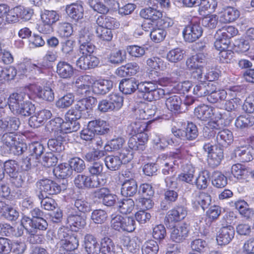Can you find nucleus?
<instances>
[{"instance_id": "3c124183", "label": "nucleus", "mask_w": 254, "mask_h": 254, "mask_svg": "<svg viewBox=\"0 0 254 254\" xmlns=\"http://www.w3.org/2000/svg\"><path fill=\"white\" fill-rule=\"evenodd\" d=\"M16 140V135L10 132H5L0 137V142L2 143V146L5 148L7 151L14 145Z\"/></svg>"}, {"instance_id": "9d476101", "label": "nucleus", "mask_w": 254, "mask_h": 254, "mask_svg": "<svg viewBox=\"0 0 254 254\" xmlns=\"http://www.w3.org/2000/svg\"><path fill=\"white\" fill-rule=\"evenodd\" d=\"M145 82L138 83L134 78H126L122 79L119 84V89L121 91L125 94H131L137 89L141 93L140 86L145 84Z\"/></svg>"}, {"instance_id": "412c9836", "label": "nucleus", "mask_w": 254, "mask_h": 254, "mask_svg": "<svg viewBox=\"0 0 254 254\" xmlns=\"http://www.w3.org/2000/svg\"><path fill=\"white\" fill-rule=\"evenodd\" d=\"M84 248L88 254H99L100 244L96 238L90 234H87L84 238Z\"/></svg>"}, {"instance_id": "f3484780", "label": "nucleus", "mask_w": 254, "mask_h": 254, "mask_svg": "<svg viewBox=\"0 0 254 254\" xmlns=\"http://www.w3.org/2000/svg\"><path fill=\"white\" fill-rule=\"evenodd\" d=\"M211 203V197L207 193L201 192L192 200V207L196 210L201 208L204 211Z\"/></svg>"}, {"instance_id": "9b49d317", "label": "nucleus", "mask_w": 254, "mask_h": 254, "mask_svg": "<svg viewBox=\"0 0 254 254\" xmlns=\"http://www.w3.org/2000/svg\"><path fill=\"white\" fill-rule=\"evenodd\" d=\"M95 196L102 200V203L107 206H113L117 199V196L111 193L110 190L106 188H102L96 190Z\"/></svg>"}, {"instance_id": "1a4fd4ad", "label": "nucleus", "mask_w": 254, "mask_h": 254, "mask_svg": "<svg viewBox=\"0 0 254 254\" xmlns=\"http://www.w3.org/2000/svg\"><path fill=\"white\" fill-rule=\"evenodd\" d=\"M28 95L24 92H15L10 94L7 99L9 108L14 115L18 110L22 107L23 104L27 99Z\"/></svg>"}, {"instance_id": "dca6fc26", "label": "nucleus", "mask_w": 254, "mask_h": 254, "mask_svg": "<svg viewBox=\"0 0 254 254\" xmlns=\"http://www.w3.org/2000/svg\"><path fill=\"white\" fill-rule=\"evenodd\" d=\"M147 140V134H141L139 135H133L128 141V146L132 150L142 151L145 148V143Z\"/></svg>"}, {"instance_id": "6e6d98bb", "label": "nucleus", "mask_w": 254, "mask_h": 254, "mask_svg": "<svg viewBox=\"0 0 254 254\" xmlns=\"http://www.w3.org/2000/svg\"><path fill=\"white\" fill-rule=\"evenodd\" d=\"M141 250L142 254H157L159 246L156 241L150 240L143 244Z\"/></svg>"}, {"instance_id": "cd10ccee", "label": "nucleus", "mask_w": 254, "mask_h": 254, "mask_svg": "<svg viewBox=\"0 0 254 254\" xmlns=\"http://www.w3.org/2000/svg\"><path fill=\"white\" fill-rule=\"evenodd\" d=\"M240 16V12L236 8L227 6L223 8L220 16V21L225 23H231L235 21Z\"/></svg>"}, {"instance_id": "49530a36", "label": "nucleus", "mask_w": 254, "mask_h": 254, "mask_svg": "<svg viewBox=\"0 0 254 254\" xmlns=\"http://www.w3.org/2000/svg\"><path fill=\"white\" fill-rule=\"evenodd\" d=\"M1 120L7 132H12V133L18 129L21 124L19 119L16 117H7Z\"/></svg>"}, {"instance_id": "5701e85b", "label": "nucleus", "mask_w": 254, "mask_h": 254, "mask_svg": "<svg viewBox=\"0 0 254 254\" xmlns=\"http://www.w3.org/2000/svg\"><path fill=\"white\" fill-rule=\"evenodd\" d=\"M67 15L75 22L83 18L84 9L82 5L73 3L67 5L65 8Z\"/></svg>"}, {"instance_id": "69168bd1", "label": "nucleus", "mask_w": 254, "mask_h": 254, "mask_svg": "<svg viewBox=\"0 0 254 254\" xmlns=\"http://www.w3.org/2000/svg\"><path fill=\"white\" fill-rule=\"evenodd\" d=\"M97 36L101 40L110 42L111 41L113 34L111 29L103 27H98L96 30Z\"/></svg>"}, {"instance_id": "7ed1b4c3", "label": "nucleus", "mask_w": 254, "mask_h": 254, "mask_svg": "<svg viewBox=\"0 0 254 254\" xmlns=\"http://www.w3.org/2000/svg\"><path fill=\"white\" fill-rule=\"evenodd\" d=\"M111 226L119 232H132L135 229V221L132 217L123 216L115 213L111 215Z\"/></svg>"}, {"instance_id": "5fc2aeb1", "label": "nucleus", "mask_w": 254, "mask_h": 254, "mask_svg": "<svg viewBox=\"0 0 254 254\" xmlns=\"http://www.w3.org/2000/svg\"><path fill=\"white\" fill-rule=\"evenodd\" d=\"M128 128L131 130V134L139 135L141 134H146L144 132L147 128V125L144 122L135 121L131 123Z\"/></svg>"}, {"instance_id": "0eeeda50", "label": "nucleus", "mask_w": 254, "mask_h": 254, "mask_svg": "<svg viewBox=\"0 0 254 254\" xmlns=\"http://www.w3.org/2000/svg\"><path fill=\"white\" fill-rule=\"evenodd\" d=\"M203 33L201 26L197 23H191L185 27L183 31L186 41L192 43L198 39Z\"/></svg>"}, {"instance_id": "2eb2a0df", "label": "nucleus", "mask_w": 254, "mask_h": 254, "mask_svg": "<svg viewBox=\"0 0 254 254\" xmlns=\"http://www.w3.org/2000/svg\"><path fill=\"white\" fill-rule=\"evenodd\" d=\"M78 246L79 240L77 236L75 235L64 241H59L57 243L60 254H65L66 252L74 251Z\"/></svg>"}, {"instance_id": "72a5a7b5", "label": "nucleus", "mask_w": 254, "mask_h": 254, "mask_svg": "<svg viewBox=\"0 0 254 254\" xmlns=\"http://www.w3.org/2000/svg\"><path fill=\"white\" fill-rule=\"evenodd\" d=\"M194 115L200 120L207 121L213 116L214 109L208 106L202 105L195 108Z\"/></svg>"}, {"instance_id": "c03bdc74", "label": "nucleus", "mask_w": 254, "mask_h": 254, "mask_svg": "<svg viewBox=\"0 0 254 254\" xmlns=\"http://www.w3.org/2000/svg\"><path fill=\"white\" fill-rule=\"evenodd\" d=\"M22 221L29 222V224L32 228L40 231H45L48 227L47 221L43 217L37 219H32L29 217L24 216L23 217Z\"/></svg>"}, {"instance_id": "680f3d73", "label": "nucleus", "mask_w": 254, "mask_h": 254, "mask_svg": "<svg viewBox=\"0 0 254 254\" xmlns=\"http://www.w3.org/2000/svg\"><path fill=\"white\" fill-rule=\"evenodd\" d=\"M108 98L114 111L119 110L123 106L124 98L119 94L113 93L109 95Z\"/></svg>"}, {"instance_id": "864d4df0", "label": "nucleus", "mask_w": 254, "mask_h": 254, "mask_svg": "<svg viewBox=\"0 0 254 254\" xmlns=\"http://www.w3.org/2000/svg\"><path fill=\"white\" fill-rule=\"evenodd\" d=\"M30 155L35 157L36 159L41 157L45 151V146L40 142H34L29 145Z\"/></svg>"}, {"instance_id": "f257e3e1", "label": "nucleus", "mask_w": 254, "mask_h": 254, "mask_svg": "<svg viewBox=\"0 0 254 254\" xmlns=\"http://www.w3.org/2000/svg\"><path fill=\"white\" fill-rule=\"evenodd\" d=\"M159 84V80L153 81H145V83L140 86V90L143 94V98L148 101L159 100L166 97L171 94V91L158 88L157 83Z\"/></svg>"}, {"instance_id": "8fccbe9b", "label": "nucleus", "mask_w": 254, "mask_h": 254, "mask_svg": "<svg viewBox=\"0 0 254 254\" xmlns=\"http://www.w3.org/2000/svg\"><path fill=\"white\" fill-rule=\"evenodd\" d=\"M135 202L131 198L123 199L118 202V207L120 212L122 214H129L132 212L134 207Z\"/></svg>"}, {"instance_id": "58836bf2", "label": "nucleus", "mask_w": 254, "mask_h": 254, "mask_svg": "<svg viewBox=\"0 0 254 254\" xmlns=\"http://www.w3.org/2000/svg\"><path fill=\"white\" fill-rule=\"evenodd\" d=\"M37 196L40 201L41 207L45 210L49 211L53 210L58 206L55 200L47 196V194L38 192Z\"/></svg>"}, {"instance_id": "f03ea898", "label": "nucleus", "mask_w": 254, "mask_h": 254, "mask_svg": "<svg viewBox=\"0 0 254 254\" xmlns=\"http://www.w3.org/2000/svg\"><path fill=\"white\" fill-rule=\"evenodd\" d=\"M132 159V152L127 149H124L116 155L106 156L104 161L107 169L115 171L119 170L123 164L129 162Z\"/></svg>"}, {"instance_id": "774afa93", "label": "nucleus", "mask_w": 254, "mask_h": 254, "mask_svg": "<svg viewBox=\"0 0 254 254\" xmlns=\"http://www.w3.org/2000/svg\"><path fill=\"white\" fill-rule=\"evenodd\" d=\"M104 156V151L93 149L84 155V159L87 162L93 163L101 161L100 159Z\"/></svg>"}, {"instance_id": "bf43d9fd", "label": "nucleus", "mask_w": 254, "mask_h": 254, "mask_svg": "<svg viewBox=\"0 0 254 254\" xmlns=\"http://www.w3.org/2000/svg\"><path fill=\"white\" fill-rule=\"evenodd\" d=\"M74 96L71 93H68L59 98L56 102V105L59 108H66L73 103Z\"/></svg>"}, {"instance_id": "7c9ffc66", "label": "nucleus", "mask_w": 254, "mask_h": 254, "mask_svg": "<svg viewBox=\"0 0 254 254\" xmlns=\"http://www.w3.org/2000/svg\"><path fill=\"white\" fill-rule=\"evenodd\" d=\"M96 23L99 27L110 29L118 28L120 26L119 22L115 18L105 14L98 17Z\"/></svg>"}, {"instance_id": "bb28decb", "label": "nucleus", "mask_w": 254, "mask_h": 254, "mask_svg": "<svg viewBox=\"0 0 254 254\" xmlns=\"http://www.w3.org/2000/svg\"><path fill=\"white\" fill-rule=\"evenodd\" d=\"M88 127L94 133L98 135H104L108 133L110 129L106 122L100 119L93 120L88 123Z\"/></svg>"}, {"instance_id": "a878e982", "label": "nucleus", "mask_w": 254, "mask_h": 254, "mask_svg": "<svg viewBox=\"0 0 254 254\" xmlns=\"http://www.w3.org/2000/svg\"><path fill=\"white\" fill-rule=\"evenodd\" d=\"M137 184L133 179H126L123 183L121 194L126 197L133 196L137 191Z\"/></svg>"}, {"instance_id": "37998d69", "label": "nucleus", "mask_w": 254, "mask_h": 254, "mask_svg": "<svg viewBox=\"0 0 254 254\" xmlns=\"http://www.w3.org/2000/svg\"><path fill=\"white\" fill-rule=\"evenodd\" d=\"M43 24H53L59 20L60 16L57 11L44 9L40 13Z\"/></svg>"}, {"instance_id": "aec40b11", "label": "nucleus", "mask_w": 254, "mask_h": 254, "mask_svg": "<svg viewBox=\"0 0 254 254\" xmlns=\"http://www.w3.org/2000/svg\"><path fill=\"white\" fill-rule=\"evenodd\" d=\"M64 135L57 133V134L54 135V138L48 140L47 145L51 150L61 152L64 149V142L68 141L69 139H67V137Z\"/></svg>"}, {"instance_id": "09e8293b", "label": "nucleus", "mask_w": 254, "mask_h": 254, "mask_svg": "<svg viewBox=\"0 0 254 254\" xmlns=\"http://www.w3.org/2000/svg\"><path fill=\"white\" fill-rule=\"evenodd\" d=\"M125 143V140L122 137L114 138L108 141V143L104 146V149L107 151H113L118 150L121 151L124 149L123 148V146Z\"/></svg>"}, {"instance_id": "e2e57ef3", "label": "nucleus", "mask_w": 254, "mask_h": 254, "mask_svg": "<svg viewBox=\"0 0 254 254\" xmlns=\"http://www.w3.org/2000/svg\"><path fill=\"white\" fill-rule=\"evenodd\" d=\"M69 164L72 169V172L74 171L77 173H81L85 169L86 166L83 160L79 157H74L70 159Z\"/></svg>"}, {"instance_id": "473e14b6", "label": "nucleus", "mask_w": 254, "mask_h": 254, "mask_svg": "<svg viewBox=\"0 0 254 254\" xmlns=\"http://www.w3.org/2000/svg\"><path fill=\"white\" fill-rule=\"evenodd\" d=\"M113 83L110 80H101L94 83L93 91L97 94L104 95L109 92L113 87Z\"/></svg>"}, {"instance_id": "a211bd4d", "label": "nucleus", "mask_w": 254, "mask_h": 254, "mask_svg": "<svg viewBox=\"0 0 254 254\" xmlns=\"http://www.w3.org/2000/svg\"><path fill=\"white\" fill-rule=\"evenodd\" d=\"M206 63L205 56L202 54H197L192 56L186 60V64L189 70L203 69Z\"/></svg>"}, {"instance_id": "6e6552de", "label": "nucleus", "mask_w": 254, "mask_h": 254, "mask_svg": "<svg viewBox=\"0 0 254 254\" xmlns=\"http://www.w3.org/2000/svg\"><path fill=\"white\" fill-rule=\"evenodd\" d=\"M97 102L95 98L90 96L79 100L75 106L78 111L81 113L83 118L87 119L92 115L93 107Z\"/></svg>"}, {"instance_id": "c9c22d12", "label": "nucleus", "mask_w": 254, "mask_h": 254, "mask_svg": "<svg viewBox=\"0 0 254 254\" xmlns=\"http://www.w3.org/2000/svg\"><path fill=\"white\" fill-rule=\"evenodd\" d=\"M223 158V152L220 147H215V151L208 155V165L211 168H214L218 166Z\"/></svg>"}, {"instance_id": "052dcab7", "label": "nucleus", "mask_w": 254, "mask_h": 254, "mask_svg": "<svg viewBox=\"0 0 254 254\" xmlns=\"http://www.w3.org/2000/svg\"><path fill=\"white\" fill-rule=\"evenodd\" d=\"M63 119L61 118H56L47 123L46 128L48 131L54 132V135L61 134V127Z\"/></svg>"}, {"instance_id": "ddd939ff", "label": "nucleus", "mask_w": 254, "mask_h": 254, "mask_svg": "<svg viewBox=\"0 0 254 254\" xmlns=\"http://www.w3.org/2000/svg\"><path fill=\"white\" fill-rule=\"evenodd\" d=\"M187 207L183 205H177L170 210L166 217V225L168 226L167 222H178L184 219L187 215Z\"/></svg>"}, {"instance_id": "c756f323", "label": "nucleus", "mask_w": 254, "mask_h": 254, "mask_svg": "<svg viewBox=\"0 0 254 254\" xmlns=\"http://www.w3.org/2000/svg\"><path fill=\"white\" fill-rule=\"evenodd\" d=\"M56 72L61 78L67 79L73 76L74 70L72 66L67 62L60 61L57 65Z\"/></svg>"}, {"instance_id": "2f4dec72", "label": "nucleus", "mask_w": 254, "mask_h": 254, "mask_svg": "<svg viewBox=\"0 0 254 254\" xmlns=\"http://www.w3.org/2000/svg\"><path fill=\"white\" fill-rule=\"evenodd\" d=\"M233 140L232 132L227 129L219 131L216 138L217 143L219 145L225 147L230 145L233 142Z\"/></svg>"}, {"instance_id": "f8f14e48", "label": "nucleus", "mask_w": 254, "mask_h": 254, "mask_svg": "<svg viewBox=\"0 0 254 254\" xmlns=\"http://www.w3.org/2000/svg\"><path fill=\"white\" fill-rule=\"evenodd\" d=\"M189 228L187 224L179 223L173 226L171 232V239L176 243H180L185 240L188 236Z\"/></svg>"}, {"instance_id": "f704fd0d", "label": "nucleus", "mask_w": 254, "mask_h": 254, "mask_svg": "<svg viewBox=\"0 0 254 254\" xmlns=\"http://www.w3.org/2000/svg\"><path fill=\"white\" fill-rule=\"evenodd\" d=\"M210 180V173L208 171L204 170L199 172L198 176L193 182L196 188L199 190L206 189Z\"/></svg>"}, {"instance_id": "603ef678", "label": "nucleus", "mask_w": 254, "mask_h": 254, "mask_svg": "<svg viewBox=\"0 0 254 254\" xmlns=\"http://www.w3.org/2000/svg\"><path fill=\"white\" fill-rule=\"evenodd\" d=\"M154 144L160 149H164L168 145L176 146L178 144L176 139L172 138H166L162 135L156 136L153 140Z\"/></svg>"}, {"instance_id": "a18cd8bd", "label": "nucleus", "mask_w": 254, "mask_h": 254, "mask_svg": "<svg viewBox=\"0 0 254 254\" xmlns=\"http://www.w3.org/2000/svg\"><path fill=\"white\" fill-rule=\"evenodd\" d=\"M36 94L37 96L49 102H52L55 98L54 93L51 88L44 87L43 88L40 86L36 87Z\"/></svg>"}, {"instance_id": "0e129e2a", "label": "nucleus", "mask_w": 254, "mask_h": 254, "mask_svg": "<svg viewBox=\"0 0 254 254\" xmlns=\"http://www.w3.org/2000/svg\"><path fill=\"white\" fill-rule=\"evenodd\" d=\"M18 164L14 160H8L3 163V169L9 176L17 175L18 170Z\"/></svg>"}, {"instance_id": "338daca9", "label": "nucleus", "mask_w": 254, "mask_h": 254, "mask_svg": "<svg viewBox=\"0 0 254 254\" xmlns=\"http://www.w3.org/2000/svg\"><path fill=\"white\" fill-rule=\"evenodd\" d=\"M185 140H193L198 135V131L196 126L192 123H188L185 128Z\"/></svg>"}, {"instance_id": "20e7f679", "label": "nucleus", "mask_w": 254, "mask_h": 254, "mask_svg": "<svg viewBox=\"0 0 254 254\" xmlns=\"http://www.w3.org/2000/svg\"><path fill=\"white\" fill-rule=\"evenodd\" d=\"M36 185L40 190L39 192H45V194L49 195L57 194L67 188V186L64 183L59 184L48 179L40 180L37 182Z\"/></svg>"}, {"instance_id": "4be33fe9", "label": "nucleus", "mask_w": 254, "mask_h": 254, "mask_svg": "<svg viewBox=\"0 0 254 254\" xmlns=\"http://www.w3.org/2000/svg\"><path fill=\"white\" fill-rule=\"evenodd\" d=\"M218 84L213 82L211 91L207 97V101L211 103H216L225 100L227 96V93L224 90L219 89L217 87Z\"/></svg>"}, {"instance_id": "a19ab883", "label": "nucleus", "mask_w": 254, "mask_h": 254, "mask_svg": "<svg viewBox=\"0 0 254 254\" xmlns=\"http://www.w3.org/2000/svg\"><path fill=\"white\" fill-rule=\"evenodd\" d=\"M67 223L69 226H73L78 229L84 228L86 225V220L81 215L71 213L69 214L66 219Z\"/></svg>"}, {"instance_id": "13d9d810", "label": "nucleus", "mask_w": 254, "mask_h": 254, "mask_svg": "<svg viewBox=\"0 0 254 254\" xmlns=\"http://www.w3.org/2000/svg\"><path fill=\"white\" fill-rule=\"evenodd\" d=\"M72 204L79 212L85 213L91 210L90 203L83 198L76 199L73 200V203Z\"/></svg>"}, {"instance_id": "b1692460", "label": "nucleus", "mask_w": 254, "mask_h": 254, "mask_svg": "<svg viewBox=\"0 0 254 254\" xmlns=\"http://www.w3.org/2000/svg\"><path fill=\"white\" fill-rule=\"evenodd\" d=\"M139 15L141 18L153 22V24H156L159 18L162 17V13L155 8L148 7L141 9Z\"/></svg>"}, {"instance_id": "ea45409f", "label": "nucleus", "mask_w": 254, "mask_h": 254, "mask_svg": "<svg viewBox=\"0 0 254 254\" xmlns=\"http://www.w3.org/2000/svg\"><path fill=\"white\" fill-rule=\"evenodd\" d=\"M100 253L102 254H114L115 246L112 240L108 237H104L100 244Z\"/></svg>"}, {"instance_id": "4d7b16f0", "label": "nucleus", "mask_w": 254, "mask_h": 254, "mask_svg": "<svg viewBox=\"0 0 254 254\" xmlns=\"http://www.w3.org/2000/svg\"><path fill=\"white\" fill-rule=\"evenodd\" d=\"M184 51L179 48L170 50L167 55V60L172 63H177L184 58Z\"/></svg>"}, {"instance_id": "393cba45", "label": "nucleus", "mask_w": 254, "mask_h": 254, "mask_svg": "<svg viewBox=\"0 0 254 254\" xmlns=\"http://www.w3.org/2000/svg\"><path fill=\"white\" fill-rule=\"evenodd\" d=\"M179 151L177 150L176 152H171L169 154L160 155L157 159V164L160 168L166 166L170 167L171 165H175L176 159L179 157Z\"/></svg>"}, {"instance_id": "6ab92c4d", "label": "nucleus", "mask_w": 254, "mask_h": 254, "mask_svg": "<svg viewBox=\"0 0 254 254\" xmlns=\"http://www.w3.org/2000/svg\"><path fill=\"white\" fill-rule=\"evenodd\" d=\"M235 230L231 226L222 227L217 237V241L219 245L228 244L234 238Z\"/></svg>"}, {"instance_id": "4468645a", "label": "nucleus", "mask_w": 254, "mask_h": 254, "mask_svg": "<svg viewBox=\"0 0 254 254\" xmlns=\"http://www.w3.org/2000/svg\"><path fill=\"white\" fill-rule=\"evenodd\" d=\"M171 94L166 97L165 105L167 109L174 113H181L183 112V102L181 97L177 95Z\"/></svg>"}, {"instance_id": "39448f33", "label": "nucleus", "mask_w": 254, "mask_h": 254, "mask_svg": "<svg viewBox=\"0 0 254 254\" xmlns=\"http://www.w3.org/2000/svg\"><path fill=\"white\" fill-rule=\"evenodd\" d=\"M93 53L88 52L79 53L80 57L76 61V66L82 70H88L94 68L99 64V59L92 55Z\"/></svg>"}, {"instance_id": "423d86ee", "label": "nucleus", "mask_w": 254, "mask_h": 254, "mask_svg": "<svg viewBox=\"0 0 254 254\" xmlns=\"http://www.w3.org/2000/svg\"><path fill=\"white\" fill-rule=\"evenodd\" d=\"M93 37V35L85 29L79 31L78 37V41L80 44L79 53H93L95 48V46L91 42Z\"/></svg>"}, {"instance_id": "c85d7f7f", "label": "nucleus", "mask_w": 254, "mask_h": 254, "mask_svg": "<svg viewBox=\"0 0 254 254\" xmlns=\"http://www.w3.org/2000/svg\"><path fill=\"white\" fill-rule=\"evenodd\" d=\"M235 155L239 160L242 162H249L254 159V149L249 145L235 150Z\"/></svg>"}, {"instance_id": "de8ad7c7", "label": "nucleus", "mask_w": 254, "mask_h": 254, "mask_svg": "<svg viewBox=\"0 0 254 254\" xmlns=\"http://www.w3.org/2000/svg\"><path fill=\"white\" fill-rule=\"evenodd\" d=\"M55 175L61 179L70 177L72 174V169L69 163H62L59 165L54 170Z\"/></svg>"}, {"instance_id": "e433bc0d", "label": "nucleus", "mask_w": 254, "mask_h": 254, "mask_svg": "<svg viewBox=\"0 0 254 254\" xmlns=\"http://www.w3.org/2000/svg\"><path fill=\"white\" fill-rule=\"evenodd\" d=\"M184 71L181 67H176L172 69L169 77H163L159 79L161 85H167L170 82H176L179 78L184 75Z\"/></svg>"}, {"instance_id": "79ce46f5", "label": "nucleus", "mask_w": 254, "mask_h": 254, "mask_svg": "<svg viewBox=\"0 0 254 254\" xmlns=\"http://www.w3.org/2000/svg\"><path fill=\"white\" fill-rule=\"evenodd\" d=\"M212 185L218 189L224 188L228 183L227 178L221 172L215 171L211 176Z\"/></svg>"}, {"instance_id": "4c0bfd02", "label": "nucleus", "mask_w": 254, "mask_h": 254, "mask_svg": "<svg viewBox=\"0 0 254 254\" xmlns=\"http://www.w3.org/2000/svg\"><path fill=\"white\" fill-rule=\"evenodd\" d=\"M213 82H202L197 84L193 89V93L197 97H203L208 95L211 91Z\"/></svg>"}]
</instances>
